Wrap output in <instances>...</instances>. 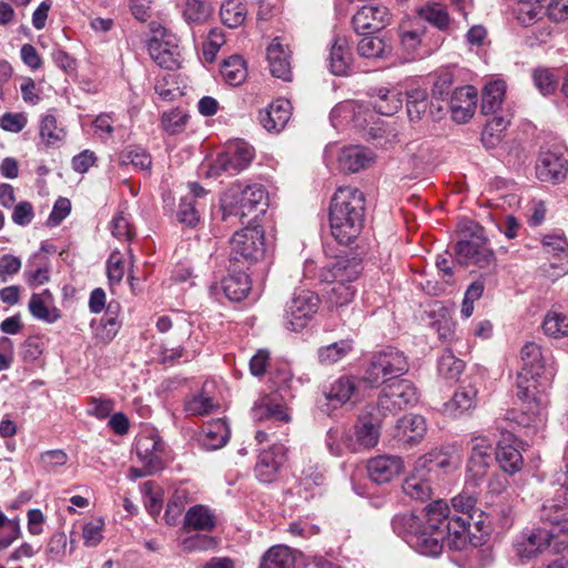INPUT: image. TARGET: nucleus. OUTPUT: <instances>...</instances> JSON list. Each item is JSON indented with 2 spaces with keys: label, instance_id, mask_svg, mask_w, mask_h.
Masks as SVG:
<instances>
[{
  "label": "nucleus",
  "instance_id": "f3484780",
  "mask_svg": "<svg viewBox=\"0 0 568 568\" xmlns=\"http://www.w3.org/2000/svg\"><path fill=\"white\" fill-rule=\"evenodd\" d=\"M542 245L547 254L552 256L548 265L542 266L546 276L557 280L568 273V242L560 235H546Z\"/></svg>",
  "mask_w": 568,
  "mask_h": 568
},
{
  "label": "nucleus",
  "instance_id": "338daca9",
  "mask_svg": "<svg viewBox=\"0 0 568 568\" xmlns=\"http://www.w3.org/2000/svg\"><path fill=\"white\" fill-rule=\"evenodd\" d=\"M325 483L324 469L315 463H308L302 470L300 478V485L306 491L312 490L315 487H321Z\"/></svg>",
  "mask_w": 568,
  "mask_h": 568
},
{
  "label": "nucleus",
  "instance_id": "ddd939ff",
  "mask_svg": "<svg viewBox=\"0 0 568 568\" xmlns=\"http://www.w3.org/2000/svg\"><path fill=\"white\" fill-rule=\"evenodd\" d=\"M363 271L362 260L354 254L337 256L320 271V280L326 283L354 284Z\"/></svg>",
  "mask_w": 568,
  "mask_h": 568
},
{
  "label": "nucleus",
  "instance_id": "f257e3e1",
  "mask_svg": "<svg viewBox=\"0 0 568 568\" xmlns=\"http://www.w3.org/2000/svg\"><path fill=\"white\" fill-rule=\"evenodd\" d=\"M475 504L474 494L464 491L452 499V506L459 515H453L446 501L435 500L425 508L422 518L412 513L394 516L392 527L410 548L420 555L436 557L446 540L450 537L459 539L467 531Z\"/></svg>",
  "mask_w": 568,
  "mask_h": 568
},
{
  "label": "nucleus",
  "instance_id": "b1692460",
  "mask_svg": "<svg viewBox=\"0 0 568 568\" xmlns=\"http://www.w3.org/2000/svg\"><path fill=\"white\" fill-rule=\"evenodd\" d=\"M135 450L140 462L151 470L162 469L163 443L156 434L140 435L135 442Z\"/></svg>",
  "mask_w": 568,
  "mask_h": 568
},
{
  "label": "nucleus",
  "instance_id": "5701e85b",
  "mask_svg": "<svg viewBox=\"0 0 568 568\" xmlns=\"http://www.w3.org/2000/svg\"><path fill=\"white\" fill-rule=\"evenodd\" d=\"M292 115V105L288 100L277 99L267 108L260 111L258 120L261 125L271 133L281 132Z\"/></svg>",
  "mask_w": 568,
  "mask_h": 568
},
{
  "label": "nucleus",
  "instance_id": "13d9d810",
  "mask_svg": "<svg viewBox=\"0 0 568 568\" xmlns=\"http://www.w3.org/2000/svg\"><path fill=\"white\" fill-rule=\"evenodd\" d=\"M353 349L351 339H342L318 349V359L324 365H332L343 359Z\"/></svg>",
  "mask_w": 568,
  "mask_h": 568
},
{
  "label": "nucleus",
  "instance_id": "0eeeda50",
  "mask_svg": "<svg viewBox=\"0 0 568 568\" xmlns=\"http://www.w3.org/2000/svg\"><path fill=\"white\" fill-rule=\"evenodd\" d=\"M470 445L465 484L468 488H477L485 481L494 464L493 440L485 435H473Z\"/></svg>",
  "mask_w": 568,
  "mask_h": 568
},
{
  "label": "nucleus",
  "instance_id": "864d4df0",
  "mask_svg": "<svg viewBox=\"0 0 568 568\" xmlns=\"http://www.w3.org/2000/svg\"><path fill=\"white\" fill-rule=\"evenodd\" d=\"M326 447L334 456H342L346 452H351L352 433L345 428H329L326 434Z\"/></svg>",
  "mask_w": 568,
  "mask_h": 568
},
{
  "label": "nucleus",
  "instance_id": "f8f14e48",
  "mask_svg": "<svg viewBox=\"0 0 568 568\" xmlns=\"http://www.w3.org/2000/svg\"><path fill=\"white\" fill-rule=\"evenodd\" d=\"M230 244L233 260L255 262L264 254V232L260 226L245 227L234 233Z\"/></svg>",
  "mask_w": 568,
  "mask_h": 568
},
{
  "label": "nucleus",
  "instance_id": "4d7b16f0",
  "mask_svg": "<svg viewBox=\"0 0 568 568\" xmlns=\"http://www.w3.org/2000/svg\"><path fill=\"white\" fill-rule=\"evenodd\" d=\"M532 82L536 89L544 97L555 93L558 87V77L554 69L538 67L531 72Z\"/></svg>",
  "mask_w": 568,
  "mask_h": 568
},
{
  "label": "nucleus",
  "instance_id": "ea45409f",
  "mask_svg": "<svg viewBox=\"0 0 568 568\" xmlns=\"http://www.w3.org/2000/svg\"><path fill=\"white\" fill-rule=\"evenodd\" d=\"M506 82L501 79L488 81L481 91V112L484 114L495 113L501 105L505 93Z\"/></svg>",
  "mask_w": 568,
  "mask_h": 568
},
{
  "label": "nucleus",
  "instance_id": "9d476101",
  "mask_svg": "<svg viewBox=\"0 0 568 568\" xmlns=\"http://www.w3.org/2000/svg\"><path fill=\"white\" fill-rule=\"evenodd\" d=\"M554 495L544 501L539 509L540 519H562L568 516V464L555 470L549 480Z\"/></svg>",
  "mask_w": 568,
  "mask_h": 568
},
{
  "label": "nucleus",
  "instance_id": "c756f323",
  "mask_svg": "<svg viewBox=\"0 0 568 568\" xmlns=\"http://www.w3.org/2000/svg\"><path fill=\"white\" fill-rule=\"evenodd\" d=\"M361 381L354 377L343 376L332 383L329 389L325 393L327 406L332 405L337 408L349 402L352 398H357L358 386Z\"/></svg>",
  "mask_w": 568,
  "mask_h": 568
},
{
  "label": "nucleus",
  "instance_id": "2f4dec72",
  "mask_svg": "<svg viewBox=\"0 0 568 568\" xmlns=\"http://www.w3.org/2000/svg\"><path fill=\"white\" fill-rule=\"evenodd\" d=\"M152 60L161 68L173 70L179 68L180 50L175 43L152 38L148 43Z\"/></svg>",
  "mask_w": 568,
  "mask_h": 568
},
{
  "label": "nucleus",
  "instance_id": "6e6d98bb",
  "mask_svg": "<svg viewBox=\"0 0 568 568\" xmlns=\"http://www.w3.org/2000/svg\"><path fill=\"white\" fill-rule=\"evenodd\" d=\"M510 120L505 116H494L487 121L481 133V141L488 149L496 146L503 138L504 132L509 125Z\"/></svg>",
  "mask_w": 568,
  "mask_h": 568
},
{
  "label": "nucleus",
  "instance_id": "6e6552de",
  "mask_svg": "<svg viewBox=\"0 0 568 568\" xmlns=\"http://www.w3.org/2000/svg\"><path fill=\"white\" fill-rule=\"evenodd\" d=\"M418 398L419 393L410 381H393L384 384L377 399V410L383 417L395 415L415 405Z\"/></svg>",
  "mask_w": 568,
  "mask_h": 568
},
{
  "label": "nucleus",
  "instance_id": "09e8293b",
  "mask_svg": "<svg viewBox=\"0 0 568 568\" xmlns=\"http://www.w3.org/2000/svg\"><path fill=\"white\" fill-rule=\"evenodd\" d=\"M415 20H420L423 23L429 22L439 30L446 29L450 22L446 7L436 2L419 8Z\"/></svg>",
  "mask_w": 568,
  "mask_h": 568
},
{
  "label": "nucleus",
  "instance_id": "aec40b11",
  "mask_svg": "<svg viewBox=\"0 0 568 568\" xmlns=\"http://www.w3.org/2000/svg\"><path fill=\"white\" fill-rule=\"evenodd\" d=\"M400 45L407 54V59L422 58L427 50L422 51L426 36V27L420 20H405L398 28Z\"/></svg>",
  "mask_w": 568,
  "mask_h": 568
},
{
  "label": "nucleus",
  "instance_id": "1a4fd4ad",
  "mask_svg": "<svg viewBox=\"0 0 568 568\" xmlns=\"http://www.w3.org/2000/svg\"><path fill=\"white\" fill-rule=\"evenodd\" d=\"M320 305L318 296L311 291L295 292L287 302L284 315V326L292 332L304 329L316 314Z\"/></svg>",
  "mask_w": 568,
  "mask_h": 568
},
{
  "label": "nucleus",
  "instance_id": "69168bd1",
  "mask_svg": "<svg viewBox=\"0 0 568 568\" xmlns=\"http://www.w3.org/2000/svg\"><path fill=\"white\" fill-rule=\"evenodd\" d=\"M146 510L155 517L162 509V490L154 481H145L141 487Z\"/></svg>",
  "mask_w": 568,
  "mask_h": 568
},
{
  "label": "nucleus",
  "instance_id": "20e7f679",
  "mask_svg": "<svg viewBox=\"0 0 568 568\" xmlns=\"http://www.w3.org/2000/svg\"><path fill=\"white\" fill-rule=\"evenodd\" d=\"M547 376H532L527 373L517 374V397L523 405V418L518 420L524 426L537 425L544 420L547 407Z\"/></svg>",
  "mask_w": 568,
  "mask_h": 568
},
{
  "label": "nucleus",
  "instance_id": "e433bc0d",
  "mask_svg": "<svg viewBox=\"0 0 568 568\" xmlns=\"http://www.w3.org/2000/svg\"><path fill=\"white\" fill-rule=\"evenodd\" d=\"M521 366L518 373L532 376L545 375V359L539 345L534 342L526 343L520 351Z\"/></svg>",
  "mask_w": 568,
  "mask_h": 568
},
{
  "label": "nucleus",
  "instance_id": "2eb2a0df",
  "mask_svg": "<svg viewBox=\"0 0 568 568\" xmlns=\"http://www.w3.org/2000/svg\"><path fill=\"white\" fill-rule=\"evenodd\" d=\"M568 173V160L560 148L540 150L536 162V176L541 182L561 183Z\"/></svg>",
  "mask_w": 568,
  "mask_h": 568
},
{
  "label": "nucleus",
  "instance_id": "4c0bfd02",
  "mask_svg": "<svg viewBox=\"0 0 568 568\" xmlns=\"http://www.w3.org/2000/svg\"><path fill=\"white\" fill-rule=\"evenodd\" d=\"M119 311L120 305L118 303H109L105 313L98 325L95 326V322L91 323L97 337L104 343L112 341L119 332Z\"/></svg>",
  "mask_w": 568,
  "mask_h": 568
},
{
  "label": "nucleus",
  "instance_id": "bb28decb",
  "mask_svg": "<svg viewBox=\"0 0 568 568\" xmlns=\"http://www.w3.org/2000/svg\"><path fill=\"white\" fill-rule=\"evenodd\" d=\"M266 59L273 77L284 81L292 80L291 51L278 38H275L266 49Z\"/></svg>",
  "mask_w": 568,
  "mask_h": 568
},
{
  "label": "nucleus",
  "instance_id": "0e129e2a",
  "mask_svg": "<svg viewBox=\"0 0 568 568\" xmlns=\"http://www.w3.org/2000/svg\"><path fill=\"white\" fill-rule=\"evenodd\" d=\"M217 406L213 397L205 392H201L185 403L184 409L189 415L203 416L212 413Z\"/></svg>",
  "mask_w": 568,
  "mask_h": 568
},
{
  "label": "nucleus",
  "instance_id": "7c9ffc66",
  "mask_svg": "<svg viewBox=\"0 0 568 568\" xmlns=\"http://www.w3.org/2000/svg\"><path fill=\"white\" fill-rule=\"evenodd\" d=\"M351 433L353 442L351 444L352 453L375 447L381 436L378 425L367 417L359 418Z\"/></svg>",
  "mask_w": 568,
  "mask_h": 568
},
{
  "label": "nucleus",
  "instance_id": "58836bf2",
  "mask_svg": "<svg viewBox=\"0 0 568 568\" xmlns=\"http://www.w3.org/2000/svg\"><path fill=\"white\" fill-rule=\"evenodd\" d=\"M352 54L345 38L336 37L329 51V70L335 75H346L351 67Z\"/></svg>",
  "mask_w": 568,
  "mask_h": 568
},
{
  "label": "nucleus",
  "instance_id": "423d86ee",
  "mask_svg": "<svg viewBox=\"0 0 568 568\" xmlns=\"http://www.w3.org/2000/svg\"><path fill=\"white\" fill-rule=\"evenodd\" d=\"M408 368L405 354L389 346L372 355L364 379L372 386L384 385L400 379L399 377L405 375Z\"/></svg>",
  "mask_w": 568,
  "mask_h": 568
},
{
  "label": "nucleus",
  "instance_id": "412c9836",
  "mask_svg": "<svg viewBox=\"0 0 568 568\" xmlns=\"http://www.w3.org/2000/svg\"><path fill=\"white\" fill-rule=\"evenodd\" d=\"M366 469L372 481L386 484L403 471L404 462L396 455H379L368 459Z\"/></svg>",
  "mask_w": 568,
  "mask_h": 568
},
{
  "label": "nucleus",
  "instance_id": "5fc2aeb1",
  "mask_svg": "<svg viewBox=\"0 0 568 568\" xmlns=\"http://www.w3.org/2000/svg\"><path fill=\"white\" fill-rule=\"evenodd\" d=\"M406 109L412 121H417L428 109V94L425 89L414 88L406 92Z\"/></svg>",
  "mask_w": 568,
  "mask_h": 568
},
{
  "label": "nucleus",
  "instance_id": "680f3d73",
  "mask_svg": "<svg viewBox=\"0 0 568 568\" xmlns=\"http://www.w3.org/2000/svg\"><path fill=\"white\" fill-rule=\"evenodd\" d=\"M542 328L548 336L568 338V316L557 312H548Z\"/></svg>",
  "mask_w": 568,
  "mask_h": 568
},
{
  "label": "nucleus",
  "instance_id": "f704fd0d",
  "mask_svg": "<svg viewBox=\"0 0 568 568\" xmlns=\"http://www.w3.org/2000/svg\"><path fill=\"white\" fill-rule=\"evenodd\" d=\"M402 92L395 88H376L372 93V105L382 115L390 116L403 105Z\"/></svg>",
  "mask_w": 568,
  "mask_h": 568
},
{
  "label": "nucleus",
  "instance_id": "4468645a",
  "mask_svg": "<svg viewBox=\"0 0 568 568\" xmlns=\"http://www.w3.org/2000/svg\"><path fill=\"white\" fill-rule=\"evenodd\" d=\"M392 14L379 1L368 2L354 13L353 27L358 34H372L390 23Z\"/></svg>",
  "mask_w": 568,
  "mask_h": 568
},
{
  "label": "nucleus",
  "instance_id": "de8ad7c7",
  "mask_svg": "<svg viewBox=\"0 0 568 568\" xmlns=\"http://www.w3.org/2000/svg\"><path fill=\"white\" fill-rule=\"evenodd\" d=\"M225 296L231 301H242L251 290L248 276L245 273H235L222 281Z\"/></svg>",
  "mask_w": 568,
  "mask_h": 568
},
{
  "label": "nucleus",
  "instance_id": "a211bd4d",
  "mask_svg": "<svg viewBox=\"0 0 568 568\" xmlns=\"http://www.w3.org/2000/svg\"><path fill=\"white\" fill-rule=\"evenodd\" d=\"M285 460V447L283 445L275 444L268 449L262 450L254 468L256 478L264 484L275 481Z\"/></svg>",
  "mask_w": 568,
  "mask_h": 568
},
{
  "label": "nucleus",
  "instance_id": "e2e57ef3",
  "mask_svg": "<svg viewBox=\"0 0 568 568\" xmlns=\"http://www.w3.org/2000/svg\"><path fill=\"white\" fill-rule=\"evenodd\" d=\"M465 364L450 349H446L438 359V372L446 379H456L464 371Z\"/></svg>",
  "mask_w": 568,
  "mask_h": 568
},
{
  "label": "nucleus",
  "instance_id": "774afa93",
  "mask_svg": "<svg viewBox=\"0 0 568 568\" xmlns=\"http://www.w3.org/2000/svg\"><path fill=\"white\" fill-rule=\"evenodd\" d=\"M187 114L182 109H172L162 114V128L169 134H178L185 129Z\"/></svg>",
  "mask_w": 568,
  "mask_h": 568
},
{
  "label": "nucleus",
  "instance_id": "a878e982",
  "mask_svg": "<svg viewBox=\"0 0 568 568\" xmlns=\"http://www.w3.org/2000/svg\"><path fill=\"white\" fill-rule=\"evenodd\" d=\"M495 459L500 468L510 475L518 473L523 468L524 459L518 443L510 433L497 443Z\"/></svg>",
  "mask_w": 568,
  "mask_h": 568
},
{
  "label": "nucleus",
  "instance_id": "cd10ccee",
  "mask_svg": "<svg viewBox=\"0 0 568 568\" xmlns=\"http://www.w3.org/2000/svg\"><path fill=\"white\" fill-rule=\"evenodd\" d=\"M478 389L469 384L455 390L452 398L443 406V412L449 417H459L474 409L477 405Z\"/></svg>",
  "mask_w": 568,
  "mask_h": 568
},
{
  "label": "nucleus",
  "instance_id": "603ef678",
  "mask_svg": "<svg viewBox=\"0 0 568 568\" xmlns=\"http://www.w3.org/2000/svg\"><path fill=\"white\" fill-rule=\"evenodd\" d=\"M331 290L327 292V300L332 308L342 312L355 298L357 286L355 284L329 283Z\"/></svg>",
  "mask_w": 568,
  "mask_h": 568
},
{
  "label": "nucleus",
  "instance_id": "4be33fe9",
  "mask_svg": "<svg viewBox=\"0 0 568 568\" xmlns=\"http://www.w3.org/2000/svg\"><path fill=\"white\" fill-rule=\"evenodd\" d=\"M477 104V91L471 85L460 87L454 90L448 106L452 118L457 123H466L474 115Z\"/></svg>",
  "mask_w": 568,
  "mask_h": 568
},
{
  "label": "nucleus",
  "instance_id": "393cba45",
  "mask_svg": "<svg viewBox=\"0 0 568 568\" xmlns=\"http://www.w3.org/2000/svg\"><path fill=\"white\" fill-rule=\"evenodd\" d=\"M207 192L199 183H189V193L182 196L179 205V221L187 226L194 227L200 222V201Z\"/></svg>",
  "mask_w": 568,
  "mask_h": 568
},
{
  "label": "nucleus",
  "instance_id": "c85d7f7f",
  "mask_svg": "<svg viewBox=\"0 0 568 568\" xmlns=\"http://www.w3.org/2000/svg\"><path fill=\"white\" fill-rule=\"evenodd\" d=\"M374 160V153L359 145L343 148L337 156L338 168L347 173H355L367 168Z\"/></svg>",
  "mask_w": 568,
  "mask_h": 568
},
{
  "label": "nucleus",
  "instance_id": "052dcab7",
  "mask_svg": "<svg viewBox=\"0 0 568 568\" xmlns=\"http://www.w3.org/2000/svg\"><path fill=\"white\" fill-rule=\"evenodd\" d=\"M364 37L357 44V52L364 58H381L389 52V47L386 45L383 39L372 37L371 34H363Z\"/></svg>",
  "mask_w": 568,
  "mask_h": 568
},
{
  "label": "nucleus",
  "instance_id": "9b49d317",
  "mask_svg": "<svg viewBox=\"0 0 568 568\" xmlns=\"http://www.w3.org/2000/svg\"><path fill=\"white\" fill-rule=\"evenodd\" d=\"M254 150L245 142L239 141L220 153L210 165V175L217 176L222 173L230 175L245 170L252 162Z\"/></svg>",
  "mask_w": 568,
  "mask_h": 568
},
{
  "label": "nucleus",
  "instance_id": "37998d69",
  "mask_svg": "<svg viewBox=\"0 0 568 568\" xmlns=\"http://www.w3.org/2000/svg\"><path fill=\"white\" fill-rule=\"evenodd\" d=\"M230 434L229 425L224 419H213L204 428L202 445L209 450L219 449L229 442Z\"/></svg>",
  "mask_w": 568,
  "mask_h": 568
},
{
  "label": "nucleus",
  "instance_id": "c9c22d12",
  "mask_svg": "<svg viewBox=\"0 0 568 568\" xmlns=\"http://www.w3.org/2000/svg\"><path fill=\"white\" fill-rule=\"evenodd\" d=\"M31 315L45 323H54L60 318V312L53 306V298L48 290L42 293H33L28 304Z\"/></svg>",
  "mask_w": 568,
  "mask_h": 568
},
{
  "label": "nucleus",
  "instance_id": "6ab92c4d",
  "mask_svg": "<svg viewBox=\"0 0 568 568\" xmlns=\"http://www.w3.org/2000/svg\"><path fill=\"white\" fill-rule=\"evenodd\" d=\"M418 469H424L428 475L436 470L444 473L457 469L460 457L454 446H445L430 450L416 460Z\"/></svg>",
  "mask_w": 568,
  "mask_h": 568
},
{
  "label": "nucleus",
  "instance_id": "72a5a7b5",
  "mask_svg": "<svg viewBox=\"0 0 568 568\" xmlns=\"http://www.w3.org/2000/svg\"><path fill=\"white\" fill-rule=\"evenodd\" d=\"M402 488L404 494L412 499L424 501L432 495L430 475L424 469H418V465L415 463L414 469L405 478Z\"/></svg>",
  "mask_w": 568,
  "mask_h": 568
},
{
  "label": "nucleus",
  "instance_id": "49530a36",
  "mask_svg": "<svg viewBox=\"0 0 568 568\" xmlns=\"http://www.w3.org/2000/svg\"><path fill=\"white\" fill-rule=\"evenodd\" d=\"M469 231L471 233L470 240H459L455 245L456 260L462 265H471L474 257L476 256L478 240H480V233L483 229L473 222H469Z\"/></svg>",
  "mask_w": 568,
  "mask_h": 568
},
{
  "label": "nucleus",
  "instance_id": "79ce46f5",
  "mask_svg": "<svg viewBox=\"0 0 568 568\" xmlns=\"http://www.w3.org/2000/svg\"><path fill=\"white\" fill-rule=\"evenodd\" d=\"M212 14L213 7L209 0H184L182 17L189 26H203Z\"/></svg>",
  "mask_w": 568,
  "mask_h": 568
},
{
  "label": "nucleus",
  "instance_id": "7ed1b4c3",
  "mask_svg": "<svg viewBox=\"0 0 568 568\" xmlns=\"http://www.w3.org/2000/svg\"><path fill=\"white\" fill-rule=\"evenodd\" d=\"M270 381L274 392L261 399L260 405L253 409V415L255 418L267 417L287 423L291 420L287 402L294 397L293 373L287 364H282L272 372Z\"/></svg>",
  "mask_w": 568,
  "mask_h": 568
},
{
  "label": "nucleus",
  "instance_id": "473e14b6",
  "mask_svg": "<svg viewBox=\"0 0 568 568\" xmlns=\"http://www.w3.org/2000/svg\"><path fill=\"white\" fill-rule=\"evenodd\" d=\"M427 432L426 419L422 415L408 414L397 420L395 436L410 445L419 443Z\"/></svg>",
  "mask_w": 568,
  "mask_h": 568
},
{
  "label": "nucleus",
  "instance_id": "c03bdc74",
  "mask_svg": "<svg viewBox=\"0 0 568 568\" xmlns=\"http://www.w3.org/2000/svg\"><path fill=\"white\" fill-rule=\"evenodd\" d=\"M220 73L227 84L237 87L247 77L246 62L241 55H231L222 62Z\"/></svg>",
  "mask_w": 568,
  "mask_h": 568
},
{
  "label": "nucleus",
  "instance_id": "8fccbe9b",
  "mask_svg": "<svg viewBox=\"0 0 568 568\" xmlns=\"http://www.w3.org/2000/svg\"><path fill=\"white\" fill-rule=\"evenodd\" d=\"M220 16L225 26L229 28H237L246 20V3L241 0H226L221 6Z\"/></svg>",
  "mask_w": 568,
  "mask_h": 568
},
{
  "label": "nucleus",
  "instance_id": "dca6fc26",
  "mask_svg": "<svg viewBox=\"0 0 568 568\" xmlns=\"http://www.w3.org/2000/svg\"><path fill=\"white\" fill-rule=\"evenodd\" d=\"M551 546V534L542 527H527L514 540V549L520 559H531Z\"/></svg>",
  "mask_w": 568,
  "mask_h": 568
},
{
  "label": "nucleus",
  "instance_id": "a18cd8bd",
  "mask_svg": "<svg viewBox=\"0 0 568 568\" xmlns=\"http://www.w3.org/2000/svg\"><path fill=\"white\" fill-rule=\"evenodd\" d=\"M260 568H295L294 554L287 546H273L262 556Z\"/></svg>",
  "mask_w": 568,
  "mask_h": 568
},
{
  "label": "nucleus",
  "instance_id": "a19ab883",
  "mask_svg": "<svg viewBox=\"0 0 568 568\" xmlns=\"http://www.w3.org/2000/svg\"><path fill=\"white\" fill-rule=\"evenodd\" d=\"M216 525L214 514L203 505L192 506L184 516V528L187 531H212Z\"/></svg>",
  "mask_w": 568,
  "mask_h": 568
},
{
  "label": "nucleus",
  "instance_id": "f03ea898",
  "mask_svg": "<svg viewBox=\"0 0 568 568\" xmlns=\"http://www.w3.org/2000/svg\"><path fill=\"white\" fill-rule=\"evenodd\" d=\"M364 195L351 186L338 187L329 206V226L333 237L341 245L357 239L364 220Z\"/></svg>",
  "mask_w": 568,
  "mask_h": 568
},
{
  "label": "nucleus",
  "instance_id": "39448f33",
  "mask_svg": "<svg viewBox=\"0 0 568 568\" xmlns=\"http://www.w3.org/2000/svg\"><path fill=\"white\" fill-rule=\"evenodd\" d=\"M266 191L263 185L236 182L232 184L221 199L223 217L235 216L243 219L255 211L263 212L266 204Z\"/></svg>",
  "mask_w": 568,
  "mask_h": 568
},
{
  "label": "nucleus",
  "instance_id": "bf43d9fd",
  "mask_svg": "<svg viewBox=\"0 0 568 568\" xmlns=\"http://www.w3.org/2000/svg\"><path fill=\"white\" fill-rule=\"evenodd\" d=\"M545 524H549L551 527L547 529V534H551V545L556 551H560L568 547V516H564L562 519H540Z\"/></svg>",
  "mask_w": 568,
  "mask_h": 568
},
{
  "label": "nucleus",
  "instance_id": "3c124183",
  "mask_svg": "<svg viewBox=\"0 0 568 568\" xmlns=\"http://www.w3.org/2000/svg\"><path fill=\"white\" fill-rule=\"evenodd\" d=\"M39 136L47 148L55 146L64 139V130L58 126L57 118L52 113L41 118Z\"/></svg>",
  "mask_w": 568,
  "mask_h": 568
}]
</instances>
